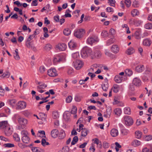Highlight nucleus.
<instances>
[{
  "mask_svg": "<svg viewBox=\"0 0 152 152\" xmlns=\"http://www.w3.org/2000/svg\"><path fill=\"white\" fill-rule=\"evenodd\" d=\"M119 48L116 45H113L111 48L112 51L115 53H118L119 52Z\"/></svg>",
  "mask_w": 152,
  "mask_h": 152,
  "instance_id": "obj_18",
  "label": "nucleus"
},
{
  "mask_svg": "<svg viewBox=\"0 0 152 152\" xmlns=\"http://www.w3.org/2000/svg\"><path fill=\"white\" fill-rule=\"evenodd\" d=\"M77 111V108L75 106H73L71 110V113L72 114H76Z\"/></svg>",
  "mask_w": 152,
  "mask_h": 152,
  "instance_id": "obj_43",
  "label": "nucleus"
},
{
  "mask_svg": "<svg viewBox=\"0 0 152 152\" xmlns=\"http://www.w3.org/2000/svg\"><path fill=\"white\" fill-rule=\"evenodd\" d=\"M94 58L95 57H99L101 56V52L99 51H96V52L94 53Z\"/></svg>",
  "mask_w": 152,
  "mask_h": 152,
  "instance_id": "obj_40",
  "label": "nucleus"
},
{
  "mask_svg": "<svg viewBox=\"0 0 152 152\" xmlns=\"http://www.w3.org/2000/svg\"><path fill=\"white\" fill-rule=\"evenodd\" d=\"M133 84L137 86H139L141 84V81L138 77L134 78L132 81Z\"/></svg>",
  "mask_w": 152,
  "mask_h": 152,
  "instance_id": "obj_9",
  "label": "nucleus"
},
{
  "mask_svg": "<svg viewBox=\"0 0 152 152\" xmlns=\"http://www.w3.org/2000/svg\"><path fill=\"white\" fill-rule=\"evenodd\" d=\"M151 41L148 39H146L143 41V45L146 46H149L151 45Z\"/></svg>",
  "mask_w": 152,
  "mask_h": 152,
  "instance_id": "obj_19",
  "label": "nucleus"
},
{
  "mask_svg": "<svg viewBox=\"0 0 152 152\" xmlns=\"http://www.w3.org/2000/svg\"><path fill=\"white\" fill-rule=\"evenodd\" d=\"M69 151V148L67 146L63 147L58 152H68Z\"/></svg>",
  "mask_w": 152,
  "mask_h": 152,
  "instance_id": "obj_36",
  "label": "nucleus"
},
{
  "mask_svg": "<svg viewBox=\"0 0 152 152\" xmlns=\"http://www.w3.org/2000/svg\"><path fill=\"white\" fill-rule=\"evenodd\" d=\"M110 134L113 137H115L118 134V130L116 129H113L111 131Z\"/></svg>",
  "mask_w": 152,
  "mask_h": 152,
  "instance_id": "obj_20",
  "label": "nucleus"
},
{
  "mask_svg": "<svg viewBox=\"0 0 152 152\" xmlns=\"http://www.w3.org/2000/svg\"><path fill=\"white\" fill-rule=\"evenodd\" d=\"M21 134L23 136L22 137V140L23 142L26 144L28 143L30 141L29 137L27 135L28 132L26 131L23 130L21 132Z\"/></svg>",
  "mask_w": 152,
  "mask_h": 152,
  "instance_id": "obj_2",
  "label": "nucleus"
},
{
  "mask_svg": "<svg viewBox=\"0 0 152 152\" xmlns=\"http://www.w3.org/2000/svg\"><path fill=\"white\" fill-rule=\"evenodd\" d=\"M101 34V36L104 38H107L108 35L107 32L105 30L103 31Z\"/></svg>",
  "mask_w": 152,
  "mask_h": 152,
  "instance_id": "obj_38",
  "label": "nucleus"
},
{
  "mask_svg": "<svg viewBox=\"0 0 152 152\" xmlns=\"http://www.w3.org/2000/svg\"><path fill=\"white\" fill-rule=\"evenodd\" d=\"M45 71V68L44 66H40L39 68V72L42 74H43Z\"/></svg>",
  "mask_w": 152,
  "mask_h": 152,
  "instance_id": "obj_50",
  "label": "nucleus"
},
{
  "mask_svg": "<svg viewBox=\"0 0 152 152\" xmlns=\"http://www.w3.org/2000/svg\"><path fill=\"white\" fill-rule=\"evenodd\" d=\"M59 132L56 129H53L51 132V136L54 138L56 137L59 134Z\"/></svg>",
  "mask_w": 152,
  "mask_h": 152,
  "instance_id": "obj_13",
  "label": "nucleus"
},
{
  "mask_svg": "<svg viewBox=\"0 0 152 152\" xmlns=\"http://www.w3.org/2000/svg\"><path fill=\"white\" fill-rule=\"evenodd\" d=\"M18 146L21 148L23 149L27 147V146L22 143H19L18 145Z\"/></svg>",
  "mask_w": 152,
  "mask_h": 152,
  "instance_id": "obj_60",
  "label": "nucleus"
},
{
  "mask_svg": "<svg viewBox=\"0 0 152 152\" xmlns=\"http://www.w3.org/2000/svg\"><path fill=\"white\" fill-rule=\"evenodd\" d=\"M17 105L18 109H22L26 107V103L24 101H20L17 104Z\"/></svg>",
  "mask_w": 152,
  "mask_h": 152,
  "instance_id": "obj_10",
  "label": "nucleus"
},
{
  "mask_svg": "<svg viewBox=\"0 0 152 152\" xmlns=\"http://www.w3.org/2000/svg\"><path fill=\"white\" fill-rule=\"evenodd\" d=\"M129 133V131L125 129H123L121 130V133L123 135H127Z\"/></svg>",
  "mask_w": 152,
  "mask_h": 152,
  "instance_id": "obj_45",
  "label": "nucleus"
},
{
  "mask_svg": "<svg viewBox=\"0 0 152 152\" xmlns=\"http://www.w3.org/2000/svg\"><path fill=\"white\" fill-rule=\"evenodd\" d=\"M103 146L104 148H107L109 146V143L106 142H104L103 143Z\"/></svg>",
  "mask_w": 152,
  "mask_h": 152,
  "instance_id": "obj_62",
  "label": "nucleus"
},
{
  "mask_svg": "<svg viewBox=\"0 0 152 152\" xmlns=\"http://www.w3.org/2000/svg\"><path fill=\"white\" fill-rule=\"evenodd\" d=\"M30 40H29L27 39L26 43V46L28 48H30L31 47V42H30Z\"/></svg>",
  "mask_w": 152,
  "mask_h": 152,
  "instance_id": "obj_63",
  "label": "nucleus"
},
{
  "mask_svg": "<svg viewBox=\"0 0 152 152\" xmlns=\"http://www.w3.org/2000/svg\"><path fill=\"white\" fill-rule=\"evenodd\" d=\"M13 138L16 141L19 142L20 141V138L17 134H15L13 135Z\"/></svg>",
  "mask_w": 152,
  "mask_h": 152,
  "instance_id": "obj_48",
  "label": "nucleus"
},
{
  "mask_svg": "<svg viewBox=\"0 0 152 152\" xmlns=\"http://www.w3.org/2000/svg\"><path fill=\"white\" fill-rule=\"evenodd\" d=\"M39 114L40 116H44V117H42V120H46V115L45 113H39Z\"/></svg>",
  "mask_w": 152,
  "mask_h": 152,
  "instance_id": "obj_64",
  "label": "nucleus"
},
{
  "mask_svg": "<svg viewBox=\"0 0 152 152\" xmlns=\"http://www.w3.org/2000/svg\"><path fill=\"white\" fill-rule=\"evenodd\" d=\"M142 152H152V149H149L147 148H143L142 151Z\"/></svg>",
  "mask_w": 152,
  "mask_h": 152,
  "instance_id": "obj_57",
  "label": "nucleus"
},
{
  "mask_svg": "<svg viewBox=\"0 0 152 152\" xmlns=\"http://www.w3.org/2000/svg\"><path fill=\"white\" fill-rule=\"evenodd\" d=\"M135 50L132 47H131L128 49L126 51V53L128 55H130L134 53Z\"/></svg>",
  "mask_w": 152,
  "mask_h": 152,
  "instance_id": "obj_24",
  "label": "nucleus"
},
{
  "mask_svg": "<svg viewBox=\"0 0 152 152\" xmlns=\"http://www.w3.org/2000/svg\"><path fill=\"white\" fill-rule=\"evenodd\" d=\"M69 47L71 49H73L76 47L77 44L73 41L72 40L68 43Z\"/></svg>",
  "mask_w": 152,
  "mask_h": 152,
  "instance_id": "obj_15",
  "label": "nucleus"
},
{
  "mask_svg": "<svg viewBox=\"0 0 152 152\" xmlns=\"http://www.w3.org/2000/svg\"><path fill=\"white\" fill-rule=\"evenodd\" d=\"M31 150L33 152H45L44 149L37 147H32Z\"/></svg>",
  "mask_w": 152,
  "mask_h": 152,
  "instance_id": "obj_17",
  "label": "nucleus"
},
{
  "mask_svg": "<svg viewBox=\"0 0 152 152\" xmlns=\"http://www.w3.org/2000/svg\"><path fill=\"white\" fill-rule=\"evenodd\" d=\"M56 48L60 51H64L66 48V45L64 43L58 44L56 46Z\"/></svg>",
  "mask_w": 152,
  "mask_h": 152,
  "instance_id": "obj_11",
  "label": "nucleus"
},
{
  "mask_svg": "<svg viewBox=\"0 0 152 152\" xmlns=\"http://www.w3.org/2000/svg\"><path fill=\"white\" fill-rule=\"evenodd\" d=\"M139 14L140 12L139 11L136 9L132 10L131 12V14L133 17L138 15H139Z\"/></svg>",
  "mask_w": 152,
  "mask_h": 152,
  "instance_id": "obj_23",
  "label": "nucleus"
},
{
  "mask_svg": "<svg viewBox=\"0 0 152 152\" xmlns=\"http://www.w3.org/2000/svg\"><path fill=\"white\" fill-rule=\"evenodd\" d=\"M111 115V111H107L106 113L104 115V117L106 118H109L110 117Z\"/></svg>",
  "mask_w": 152,
  "mask_h": 152,
  "instance_id": "obj_53",
  "label": "nucleus"
},
{
  "mask_svg": "<svg viewBox=\"0 0 152 152\" xmlns=\"http://www.w3.org/2000/svg\"><path fill=\"white\" fill-rule=\"evenodd\" d=\"M102 88L103 91H106L108 87V86L107 83L102 84Z\"/></svg>",
  "mask_w": 152,
  "mask_h": 152,
  "instance_id": "obj_42",
  "label": "nucleus"
},
{
  "mask_svg": "<svg viewBox=\"0 0 152 152\" xmlns=\"http://www.w3.org/2000/svg\"><path fill=\"white\" fill-rule=\"evenodd\" d=\"M108 1L110 3V6L112 7H115V0H108Z\"/></svg>",
  "mask_w": 152,
  "mask_h": 152,
  "instance_id": "obj_55",
  "label": "nucleus"
},
{
  "mask_svg": "<svg viewBox=\"0 0 152 152\" xmlns=\"http://www.w3.org/2000/svg\"><path fill=\"white\" fill-rule=\"evenodd\" d=\"M61 61V57L59 56H57L55 57L53 60L54 62H59Z\"/></svg>",
  "mask_w": 152,
  "mask_h": 152,
  "instance_id": "obj_46",
  "label": "nucleus"
},
{
  "mask_svg": "<svg viewBox=\"0 0 152 152\" xmlns=\"http://www.w3.org/2000/svg\"><path fill=\"white\" fill-rule=\"evenodd\" d=\"M64 34L66 36H68L70 34L71 31L68 28L65 29L63 31Z\"/></svg>",
  "mask_w": 152,
  "mask_h": 152,
  "instance_id": "obj_35",
  "label": "nucleus"
},
{
  "mask_svg": "<svg viewBox=\"0 0 152 152\" xmlns=\"http://www.w3.org/2000/svg\"><path fill=\"white\" fill-rule=\"evenodd\" d=\"M3 146L4 147L8 148L13 147L15 146L14 144L10 143L4 144Z\"/></svg>",
  "mask_w": 152,
  "mask_h": 152,
  "instance_id": "obj_47",
  "label": "nucleus"
},
{
  "mask_svg": "<svg viewBox=\"0 0 152 152\" xmlns=\"http://www.w3.org/2000/svg\"><path fill=\"white\" fill-rule=\"evenodd\" d=\"M52 48V46L50 44H48L44 47V49L47 51H49L51 50Z\"/></svg>",
  "mask_w": 152,
  "mask_h": 152,
  "instance_id": "obj_37",
  "label": "nucleus"
},
{
  "mask_svg": "<svg viewBox=\"0 0 152 152\" xmlns=\"http://www.w3.org/2000/svg\"><path fill=\"white\" fill-rule=\"evenodd\" d=\"M88 130L86 128L83 129V130L81 132V135L83 137L86 136L88 134Z\"/></svg>",
  "mask_w": 152,
  "mask_h": 152,
  "instance_id": "obj_34",
  "label": "nucleus"
},
{
  "mask_svg": "<svg viewBox=\"0 0 152 152\" xmlns=\"http://www.w3.org/2000/svg\"><path fill=\"white\" fill-rule=\"evenodd\" d=\"M72 98L71 96H67L66 98V101L67 103L70 102L72 99Z\"/></svg>",
  "mask_w": 152,
  "mask_h": 152,
  "instance_id": "obj_51",
  "label": "nucleus"
},
{
  "mask_svg": "<svg viewBox=\"0 0 152 152\" xmlns=\"http://www.w3.org/2000/svg\"><path fill=\"white\" fill-rule=\"evenodd\" d=\"M140 144V142L137 140H134L131 143L132 145L135 147L139 146Z\"/></svg>",
  "mask_w": 152,
  "mask_h": 152,
  "instance_id": "obj_21",
  "label": "nucleus"
},
{
  "mask_svg": "<svg viewBox=\"0 0 152 152\" xmlns=\"http://www.w3.org/2000/svg\"><path fill=\"white\" fill-rule=\"evenodd\" d=\"M65 136V134L64 132H61L59 134V138L60 139L64 138Z\"/></svg>",
  "mask_w": 152,
  "mask_h": 152,
  "instance_id": "obj_52",
  "label": "nucleus"
},
{
  "mask_svg": "<svg viewBox=\"0 0 152 152\" xmlns=\"http://www.w3.org/2000/svg\"><path fill=\"white\" fill-rule=\"evenodd\" d=\"M15 52L14 55V57L15 60H19L20 59V57L19 55L18 50L17 49H15Z\"/></svg>",
  "mask_w": 152,
  "mask_h": 152,
  "instance_id": "obj_27",
  "label": "nucleus"
},
{
  "mask_svg": "<svg viewBox=\"0 0 152 152\" xmlns=\"http://www.w3.org/2000/svg\"><path fill=\"white\" fill-rule=\"evenodd\" d=\"M99 41L98 37L96 36L93 35L89 37L87 39V42L89 44L92 45L93 43Z\"/></svg>",
  "mask_w": 152,
  "mask_h": 152,
  "instance_id": "obj_6",
  "label": "nucleus"
},
{
  "mask_svg": "<svg viewBox=\"0 0 152 152\" xmlns=\"http://www.w3.org/2000/svg\"><path fill=\"white\" fill-rule=\"evenodd\" d=\"M78 141V138L77 136H75L73 139V140L71 142V145H74L75 144L76 142Z\"/></svg>",
  "mask_w": 152,
  "mask_h": 152,
  "instance_id": "obj_41",
  "label": "nucleus"
},
{
  "mask_svg": "<svg viewBox=\"0 0 152 152\" xmlns=\"http://www.w3.org/2000/svg\"><path fill=\"white\" fill-rule=\"evenodd\" d=\"M89 150L90 151H92L93 152H94L95 151V149L94 146V145L92 143L91 144V145L89 148Z\"/></svg>",
  "mask_w": 152,
  "mask_h": 152,
  "instance_id": "obj_61",
  "label": "nucleus"
},
{
  "mask_svg": "<svg viewBox=\"0 0 152 152\" xmlns=\"http://www.w3.org/2000/svg\"><path fill=\"white\" fill-rule=\"evenodd\" d=\"M48 75L50 77H54L57 75L56 69L55 68H51L48 70L47 72Z\"/></svg>",
  "mask_w": 152,
  "mask_h": 152,
  "instance_id": "obj_7",
  "label": "nucleus"
},
{
  "mask_svg": "<svg viewBox=\"0 0 152 152\" xmlns=\"http://www.w3.org/2000/svg\"><path fill=\"white\" fill-rule=\"evenodd\" d=\"M115 114L117 116H119L121 113L122 111L120 108H116L114 110Z\"/></svg>",
  "mask_w": 152,
  "mask_h": 152,
  "instance_id": "obj_25",
  "label": "nucleus"
},
{
  "mask_svg": "<svg viewBox=\"0 0 152 152\" xmlns=\"http://www.w3.org/2000/svg\"><path fill=\"white\" fill-rule=\"evenodd\" d=\"M80 55L83 58H86L88 56H90L92 59L94 58V53L91 49L88 47H84L82 49Z\"/></svg>",
  "mask_w": 152,
  "mask_h": 152,
  "instance_id": "obj_1",
  "label": "nucleus"
},
{
  "mask_svg": "<svg viewBox=\"0 0 152 152\" xmlns=\"http://www.w3.org/2000/svg\"><path fill=\"white\" fill-rule=\"evenodd\" d=\"M124 113L126 114L130 115L131 113V109L130 107H126L124 109Z\"/></svg>",
  "mask_w": 152,
  "mask_h": 152,
  "instance_id": "obj_31",
  "label": "nucleus"
},
{
  "mask_svg": "<svg viewBox=\"0 0 152 152\" xmlns=\"http://www.w3.org/2000/svg\"><path fill=\"white\" fill-rule=\"evenodd\" d=\"M52 116L53 119H56L59 118V114L57 111H54L52 113Z\"/></svg>",
  "mask_w": 152,
  "mask_h": 152,
  "instance_id": "obj_33",
  "label": "nucleus"
},
{
  "mask_svg": "<svg viewBox=\"0 0 152 152\" xmlns=\"http://www.w3.org/2000/svg\"><path fill=\"white\" fill-rule=\"evenodd\" d=\"M124 120L125 124L127 126L132 125L133 123V120L130 116H125L124 117Z\"/></svg>",
  "mask_w": 152,
  "mask_h": 152,
  "instance_id": "obj_4",
  "label": "nucleus"
},
{
  "mask_svg": "<svg viewBox=\"0 0 152 152\" xmlns=\"http://www.w3.org/2000/svg\"><path fill=\"white\" fill-rule=\"evenodd\" d=\"M135 136L136 138L137 139H140L142 137V133L141 132L137 131L135 132Z\"/></svg>",
  "mask_w": 152,
  "mask_h": 152,
  "instance_id": "obj_29",
  "label": "nucleus"
},
{
  "mask_svg": "<svg viewBox=\"0 0 152 152\" xmlns=\"http://www.w3.org/2000/svg\"><path fill=\"white\" fill-rule=\"evenodd\" d=\"M115 81L117 83H121L122 80V77H120L119 75H116L114 78Z\"/></svg>",
  "mask_w": 152,
  "mask_h": 152,
  "instance_id": "obj_26",
  "label": "nucleus"
},
{
  "mask_svg": "<svg viewBox=\"0 0 152 152\" xmlns=\"http://www.w3.org/2000/svg\"><path fill=\"white\" fill-rule=\"evenodd\" d=\"M10 75V73L8 71H7L3 73V74L1 75V77L2 78H4L5 77L8 78L9 77Z\"/></svg>",
  "mask_w": 152,
  "mask_h": 152,
  "instance_id": "obj_30",
  "label": "nucleus"
},
{
  "mask_svg": "<svg viewBox=\"0 0 152 152\" xmlns=\"http://www.w3.org/2000/svg\"><path fill=\"white\" fill-rule=\"evenodd\" d=\"M85 30L83 29H81L75 31L74 35L78 38L82 37L85 34Z\"/></svg>",
  "mask_w": 152,
  "mask_h": 152,
  "instance_id": "obj_3",
  "label": "nucleus"
},
{
  "mask_svg": "<svg viewBox=\"0 0 152 152\" xmlns=\"http://www.w3.org/2000/svg\"><path fill=\"white\" fill-rule=\"evenodd\" d=\"M144 68L143 65H138L136 67L135 70L137 72H141L144 70Z\"/></svg>",
  "mask_w": 152,
  "mask_h": 152,
  "instance_id": "obj_16",
  "label": "nucleus"
},
{
  "mask_svg": "<svg viewBox=\"0 0 152 152\" xmlns=\"http://www.w3.org/2000/svg\"><path fill=\"white\" fill-rule=\"evenodd\" d=\"M18 121L19 124H20L22 126L23 125V127L27 123V121L26 119L20 117L19 116L18 117Z\"/></svg>",
  "mask_w": 152,
  "mask_h": 152,
  "instance_id": "obj_8",
  "label": "nucleus"
},
{
  "mask_svg": "<svg viewBox=\"0 0 152 152\" xmlns=\"http://www.w3.org/2000/svg\"><path fill=\"white\" fill-rule=\"evenodd\" d=\"M4 130L5 134L7 136H9L12 134V131L10 129L9 125L4 129Z\"/></svg>",
  "mask_w": 152,
  "mask_h": 152,
  "instance_id": "obj_12",
  "label": "nucleus"
},
{
  "mask_svg": "<svg viewBox=\"0 0 152 152\" xmlns=\"http://www.w3.org/2000/svg\"><path fill=\"white\" fill-rule=\"evenodd\" d=\"M9 125L7 121H2L0 122V128L1 129H4Z\"/></svg>",
  "mask_w": 152,
  "mask_h": 152,
  "instance_id": "obj_14",
  "label": "nucleus"
},
{
  "mask_svg": "<svg viewBox=\"0 0 152 152\" xmlns=\"http://www.w3.org/2000/svg\"><path fill=\"white\" fill-rule=\"evenodd\" d=\"M145 139L147 141L151 140L152 139V136L150 135L146 136L145 138Z\"/></svg>",
  "mask_w": 152,
  "mask_h": 152,
  "instance_id": "obj_58",
  "label": "nucleus"
},
{
  "mask_svg": "<svg viewBox=\"0 0 152 152\" xmlns=\"http://www.w3.org/2000/svg\"><path fill=\"white\" fill-rule=\"evenodd\" d=\"M124 3L126 7H129L131 5V2L130 0H125Z\"/></svg>",
  "mask_w": 152,
  "mask_h": 152,
  "instance_id": "obj_49",
  "label": "nucleus"
},
{
  "mask_svg": "<svg viewBox=\"0 0 152 152\" xmlns=\"http://www.w3.org/2000/svg\"><path fill=\"white\" fill-rule=\"evenodd\" d=\"M10 104L12 106H14L16 103V101L14 99H12L9 101Z\"/></svg>",
  "mask_w": 152,
  "mask_h": 152,
  "instance_id": "obj_54",
  "label": "nucleus"
},
{
  "mask_svg": "<svg viewBox=\"0 0 152 152\" xmlns=\"http://www.w3.org/2000/svg\"><path fill=\"white\" fill-rule=\"evenodd\" d=\"M47 86V85L44 83L41 85H39V86H38L37 88H40L41 89H44L46 88Z\"/></svg>",
  "mask_w": 152,
  "mask_h": 152,
  "instance_id": "obj_56",
  "label": "nucleus"
},
{
  "mask_svg": "<svg viewBox=\"0 0 152 152\" xmlns=\"http://www.w3.org/2000/svg\"><path fill=\"white\" fill-rule=\"evenodd\" d=\"M118 86L117 85H115L113 86V91L115 93H117L118 91Z\"/></svg>",
  "mask_w": 152,
  "mask_h": 152,
  "instance_id": "obj_59",
  "label": "nucleus"
},
{
  "mask_svg": "<svg viewBox=\"0 0 152 152\" xmlns=\"http://www.w3.org/2000/svg\"><path fill=\"white\" fill-rule=\"evenodd\" d=\"M114 39L113 38H111L108 39L107 42V45H109L113 43L114 42Z\"/></svg>",
  "mask_w": 152,
  "mask_h": 152,
  "instance_id": "obj_44",
  "label": "nucleus"
},
{
  "mask_svg": "<svg viewBox=\"0 0 152 152\" xmlns=\"http://www.w3.org/2000/svg\"><path fill=\"white\" fill-rule=\"evenodd\" d=\"M144 27L146 29H151L152 28V23H147L145 25Z\"/></svg>",
  "mask_w": 152,
  "mask_h": 152,
  "instance_id": "obj_39",
  "label": "nucleus"
},
{
  "mask_svg": "<svg viewBox=\"0 0 152 152\" xmlns=\"http://www.w3.org/2000/svg\"><path fill=\"white\" fill-rule=\"evenodd\" d=\"M71 113H70L67 112L65 113L63 115V117L66 121H68L70 118Z\"/></svg>",
  "mask_w": 152,
  "mask_h": 152,
  "instance_id": "obj_22",
  "label": "nucleus"
},
{
  "mask_svg": "<svg viewBox=\"0 0 152 152\" xmlns=\"http://www.w3.org/2000/svg\"><path fill=\"white\" fill-rule=\"evenodd\" d=\"M125 74L128 76H131L133 73V72L132 70L129 69H126L125 71Z\"/></svg>",
  "mask_w": 152,
  "mask_h": 152,
  "instance_id": "obj_28",
  "label": "nucleus"
},
{
  "mask_svg": "<svg viewBox=\"0 0 152 152\" xmlns=\"http://www.w3.org/2000/svg\"><path fill=\"white\" fill-rule=\"evenodd\" d=\"M140 33L141 31H135L134 33V37L136 39H140Z\"/></svg>",
  "mask_w": 152,
  "mask_h": 152,
  "instance_id": "obj_32",
  "label": "nucleus"
},
{
  "mask_svg": "<svg viewBox=\"0 0 152 152\" xmlns=\"http://www.w3.org/2000/svg\"><path fill=\"white\" fill-rule=\"evenodd\" d=\"M73 65L74 67L77 70H79L83 66V63L81 61L78 60L74 61L73 62Z\"/></svg>",
  "mask_w": 152,
  "mask_h": 152,
  "instance_id": "obj_5",
  "label": "nucleus"
}]
</instances>
